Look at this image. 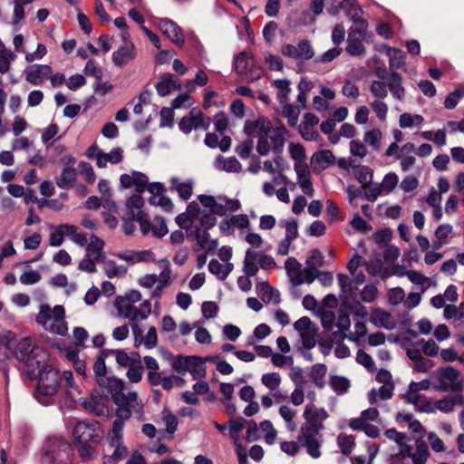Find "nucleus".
Wrapping results in <instances>:
<instances>
[{
    "mask_svg": "<svg viewBox=\"0 0 464 464\" xmlns=\"http://www.w3.org/2000/svg\"><path fill=\"white\" fill-rule=\"evenodd\" d=\"M142 299L141 293L138 290H130L124 295L115 298L114 305L120 317L127 319L132 328L140 321L146 320L151 314L150 300Z\"/></svg>",
    "mask_w": 464,
    "mask_h": 464,
    "instance_id": "f257e3e1",
    "label": "nucleus"
},
{
    "mask_svg": "<svg viewBox=\"0 0 464 464\" xmlns=\"http://www.w3.org/2000/svg\"><path fill=\"white\" fill-rule=\"evenodd\" d=\"M147 176H121V184L123 188L134 187V190L140 193L147 189L150 193L149 202L150 205L159 206L166 212H171L173 203L166 196L165 188L159 182L147 183V180L140 179Z\"/></svg>",
    "mask_w": 464,
    "mask_h": 464,
    "instance_id": "f03ea898",
    "label": "nucleus"
},
{
    "mask_svg": "<svg viewBox=\"0 0 464 464\" xmlns=\"http://www.w3.org/2000/svg\"><path fill=\"white\" fill-rule=\"evenodd\" d=\"M29 377L38 379V385L34 392L35 399L43 405L50 404L60 386L59 372L44 362L37 369V373Z\"/></svg>",
    "mask_w": 464,
    "mask_h": 464,
    "instance_id": "7ed1b4c3",
    "label": "nucleus"
},
{
    "mask_svg": "<svg viewBox=\"0 0 464 464\" xmlns=\"http://www.w3.org/2000/svg\"><path fill=\"white\" fill-rule=\"evenodd\" d=\"M11 352L18 361L24 362V372L28 376H34L37 373V369L45 361L46 357L42 348L34 346L33 339L30 337H24L17 341Z\"/></svg>",
    "mask_w": 464,
    "mask_h": 464,
    "instance_id": "20e7f679",
    "label": "nucleus"
},
{
    "mask_svg": "<svg viewBox=\"0 0 464 464\" xmlns=\"http://www.w3.org/2000/svg\"><path fill=\"white\" fill-rule=\"evenodd\" d=\"M65 310L62 305H55L52 308L47 304L39 306L36 316V323L50 333L64 336L68 333L67 323L64 320Z\"/></svg>",
    "mask_w": 464,
    "mask_h": 464,
    "instance_id": "39448f33",
    "label": "nucleus"
},
{
    "mask_svg": "<svg viewBox=\"0 0 464 464\" xmlns=\"http://www.w3.org/2000/svg\"><path fill=\"white\" fill-rule=\"evenodd\" d=\"M71 444L62 437H49L43 447L45 464H71Z\"/></svg>",
    "mask_w": 464,
    "mask_h": 464,
    "instance_id": "423d86ee",
    "label": "nucleus"
},
{
    "mask_svg": "<svg viewBox=\"0 0 464 464\" xmlns=\"http://www.w3.org/2000/svg\"><path fill=\"white\" fill-rule=\"evenodd\" d=\"M116 417L129 420L131 415L140 420H143L144 417V404L138 399V394L135 392H129L122 397L116 399Z\"/></svg>",
    "mask_w": 464,
    "mask_h": 464,
    "instance_id": "0eeeda50",
    "label": "nucleus"
},
{
    "mask_svg": "<svg viewBox=\"0 0 464 464\" xmlns=\"http://www.w3.org/2000/svg\"><path fill=\"white\" fill-rule=\"evenodd\" d=\"M198 200L206 210L212 212L218 216L223 217L229 213L236 212L241 208L238 199L229 198L223 195L208 196L200 195Z\"/></svg>",
    "mask_w": 464,
    "mask_h": 464,
    "instance_id": "6e6552de",
    "label": "nucleus"
},
{
    "mask_svg": "<svg viewBox=\"0 0 464 464\" xmlns=\"http://www.w3.org/2000/svg\"><path fill=\"white\" fill-rule=\"evenodd\" d=\"M274 127L271 121L264 116H259L254 121H246L244 125V131L247 136L257 137L256 151L266 152L267 134L271 133Z\"/></svg>",
    "mask_w": 464,
    "mask_h": 464,
    "instance_id": "1a4fd4ad",
    "label": "nucleus"
},
{
    "mask_svg": "<svg viewBox=\"0 0 464 464\" xmlns=\"http://www.w3.org/2000/svg\"><path fill=\"white\" fill-rule=\"evenodd\" d=\"M276 266L275 259L261 251L247 249L245 254L243 271L248 276L257 274L259 267L264 270H270Z\"/></svg>",
    "mask_w": 464,
    "mask_h": 464,
    "instance_id": "9d476101",
    "label": "nucleus"
},
{
    "mask_svg": "<svg viewBox=\"0 0 464 464\" xmlns=\"http://www.w3.org/2000/svg\"><path fill=\"white\" fill-rule=\"evenodd\" d=\"M439 392H459L463 388L460 372L452 366L438 369L437 384L434 386Z\"/></svg>",
    "mask_w": 464,
    "mask_h": 464,
    "instance_id": "9b49d317",
    "label": "nucleus"
},
{
    "mask_svg": "<svg viewBox=\"0 0 464 464\" xmlns=\"http://www.w3.org/2000/svg\"><path fill=\"white\" fill-rule=\"evenodd\" d=\"M102 430L96 420L78 421L72 430L75 443H98L102 437Z\"/></svg>",
    "mask_w": 464,
    "mask_h": 464,
    "instance_id": "f8f14e48",
    "label": "nucleus"
},
{
    "mask_svg": "<svg viewBox=\"0 0 464 464\" xmlns=\"http://www.w3.org/2000/svg\"><path fill=\"white\" fill-rule=\"evenodd\" d=\"M235 69L248 82L260 79L264 72L263 68L256 63L254 56L246 52H242L236 57Z\"/></svg>",
    "mask_w": 464,
    "mask_h": 464,
    "instance_id": "ddd939ff",
    "label": "nucleus"
},
{
    "mask_svg": "<svg viewBox=\"0 0 464 464\" xmlns=\"http://www.w3.org/2000/svg\"><path fill=\"white\" fill-rule=\"evenodd\" d=\"M294 328L299 333L303 346L308 350L314 347L318 329L311 319L303 316L294 324Z\"/></svg>",
    "mask_w": 464,
    "mask_h": 464,
    "instance_id": "4468645a",
    "label": "nucleus"
},
{
    "mask_svg": "<svg viewBox=\"0 0 464 464\" xmlns=\"http://www.w3.org/2000/svg\"><path fill=\"white\" fill-rule=\"evenodd\" d=\"M123 150L114 148L110 152H103L96 144L92 145L86 152L89 159L95 160L99 168H104L108 163L117 164L122 160Z\"/></svg>",
    "mask_w": 464,
    "mask_h": 464,
    "instance_id": "2eb2a0df",
    "label": "nucleus"
},
{
    "mask_svg": "<svg viewBox=\"0 0 464 464\" xmlns=\"http://www.w3.org/2000/svg\"><path fill=\"white\" fill-rule=\"evenodd\" d=\"M281 53L284 56L294 59L295 61H307L314 56V50L311 42L307 39H303L295 44H285L282 46Z\"/></svg>",
    "mask_w": 464,
    "mask_h": 464,
    "instance_id": "dca6fc26",
    "label": "nucleus"
},
{
    "mask_svg": "<svg viewBox=\"0 0 464 464\" xmlns=\"http://www.w3.org/2000/svg\"><path fill=\"white\" fill-rule=\"evenodd\" d=\"M288 136V130L285 128L284 124L279 123L277 126L272 129L270 134H267V151L266 153L262 151L257 153L260 156H267L270 152L283 153L285 144Z\"/></svg>",
    "mask_w": 464,
    "mask_h": 464,
    "instance_id": "f3484780",
    "label": "nucleus"
},
{
    "mask_svg": "<svg viewBox=\"0 0 464 464\" xmlns=\"http://www.w3.org/2000/svg\"><path fill=\"white\" fill-rule=\"evenodd\" d=\"M367 26H352L347 39L346 51L350 55L359 56L364 53L363 40Z\"/></svg>",
    "mask_w": 464,
    "mask_h": 464,
    "instance_id": "a211bd4d",
    "label": "nucleus"
},
{
    "mask_svg": "<svg viewBox=\"0 0 464 464\" xmlns=\"http://www.w3.org/2000/svg\"><path fill=\"white\" fill-rule=\"evenodd\" d=\"M319 431L316 429L302 428V434L298 437V442L304 447L309 456L318 459L321 456V440L318 436Z\"/></svg>",
    "mask_w": 464,
    "mask_h": 464,
    "instance_id": "6ab92c4d",
    "label": "nucleus"
},
{
    "mask_svg": "<svg viewBox=\"0 0 464 464\" xmlns=\"http://www.w3.org/2000/svg\"><path fill=\"white\" fill-rule=\"evenodd\" d=\"M139 224L141 233L146 236L152 233L157 237H163L169 232L166 221L160 217H156L152 221L148 218H144L141 214L139 217Z\"/></svg>",
    "mask_w": 464,
    "mask_h": 464,
    "instance_id": "aec40b11",
    "label": "nucleus"
},
{
    "mask_svg": "<svg viewBox=\"0 0 464 464\" xmlns=\"http://www.w3.org/2000/svg\"><path fill=\"white\" fill-rule=\"evenodd\" d=\"M419 384L411 383L404 396L405 401L412 404L418 411L430 414L432 411L430 399L424 397L418 387Z\"/></svg>",
    "mask_w": 464,
    "mask_h": 464,
    "instance_id": "412c9836",
    "label": "nucleus"
},
{
    "mask_svg": "<svg viewBox=\"0 0 464 464\" xmlns=\"http://www.w3.org/2000/svg\"><path fill=\"white\" fill-rule=\"evenodd\" d=\"M328 417L327 411L324 409H317L313 403L307 404L304 411L305 420L304 429H316L319 431L323 429L322 421Z\"/></svg>",
    "mask_w": 464,
    "mask_h": 464,
    "instance_id": "4be33fe9",
    "label": "nucleus"
},
{
    "mask_svg": "<svg viewBox=\"0 0 464 464\" xmlns=\"http://www.w3.org/2000/svg\"><path fill=\"white\" fill-rule=\"evenodd\" d=\"M25 80L34 86L42 85L52 76V67L48 64H33L24 69Z\"/></svg>",
    "mask_w": 464,
    "mask_h": 464,
    "instance_id": "5701e85b",
    "label": "nucleus"
},
{
    "mask_svg": "<svg viewBox=\"0 0 464 464\" xmlns=\"http://www.w3.org/2000/svg\"><path fill=\"white\" fill-rule=\"evenodd\" d=\"M138 55V51L133 43L121 44L112 53L111 61L115 66L122 67L133 62Z\"/></svg>",
    "mask_w": 464,
    "mask_h": 464,
    "instance_id": "b1692460",
    "label": "nucleus"
},
{
    "mask_svg": "<svg viewBox=\"0 0 464 464\" xmlns=\"http://www.w3.org/2000/svg\"><path fill=\"white\" fill-rule=\"evenodd\" d=\"M288 152L294 161L295 174H309L304 147L300 143L291 142L288 145Z\"/></svg>",
    "mask_w": 464,
    "mask_h": 464,
    "instance_id": "393cba45",
    "label": "nucleus"
},
{
    "mask_svg": "<svg viewBox=\"0 0 464 464\" xmlns=\"http://www.w3.org/2000/svg\"><path fill=\"white\" fill-rule=\"evenodd\" d=\"M250 225L247 215L238 214L233 215L228 218H224L220 221L218 227L220 232L225 236H231L234 234L235 229H244Z\"/></svg>",
    "mask_w": 464,
    "mask_h": 464,
    "instance_id": "a878e982",
    "label": "nucleus"
},
{
    "mask_svg": "<svg viewBox=\"0 0 464 464\" xmlns=\"http://www.w3.org/2000/svg\"><path fill=\"white\" fill-rule=\"evenodd\" d=\"M160 30L165 34L172 43L181 45L184 44V35L182 29L177 23L169 18H160L157 23Z\"/></svg>",
    "mask_w": 464,
    "mask_h": 464,
    "instance_id": "bb28decb",
    "label": "nucleus"
},
{
    "mask_svg": "<svg viewBox=\"0 0 464 464\" xmlns=\"http://www.w3.org/2000/svg\"><path fill=\"white\" fill-rule=\"evenodd\" d=\"M131 331L134 336V345L136 347L143 344L146 349L150 350L157 346L158 334L154 326H150L145 335L142 334L140 324L133 325Z\"/></svg>",
    "mask_w": 464,
    "mask_h": 464,
    "instance_id": "cd10ccee",
    "label": "nucleus"
},
{
    "mask_svg": "<svg viewBox=\"0 0 464 464\" xmlns=\"http://www.w3.org/2000/svg\"><path fill=\"white\" fill-rule=\"evenodd\" d=\"M340 7L353 22V26H367L366 21L362 17V9L357 0H343L340 2Z\"/></svg>",
    "mask_w": 464,
    "mask_h": 464,
    "instance_id": "c85d7f7f",
    "label": "nucleus"
},
{
    "mask_svg": "<svg viewBox=\"0 0 464 464\" xmlns=\"http://www.w3.org/2000/svg\"><path fill=\"white\" fill-rule=\"evenodd\" d=\"M430 404L432 408L431 413H435L437 411L443 413H450L456 406L463 405L464 401L461 395H449L441 400L432 401L430 399Z\"/></svg>",
    "mask_w": 464,
    "mask_h": 464,
    "instance_id": "c756f323",
    "label": "nucleus"
},
{
    "mask_svg": "<svg viewBox=\"0 0 464 464\" xmlns=\"http://www.w3.org/2000/svg\"><path fill=\"white\" fill-rule=\"evenodd\" d=\"M335 161V157L329 150H318L310 159V165L314 171H323Z\"/></svg>",
    "mask_w": 464,
    "mask_h": 464,
    "instance_id": "7c9ffc66",
    "label": "nucleus"
},
{
    "mask_svg": "<svg viewBox=\"0 0 464 464\" xmlns=\"http://www.w3.org/2000/svg\"><path fill=\"white\" fill-rule=\"evenodd\" d=\"M358 182L362 185L364 189L366 198L370 200H375L381 194L383 193V189L381 182L372 181L373 176H355Z\"/></svg>",
    "mask_w": 464,
    "mask_h": 464,
    "instance_id": "2f4dec72",
    "label": "nucleus"
},
{
    "mask_svg": "<svg viewBox=\"0 0 464 464\" xmlns=\"http://www.w3.org/2000/svg\"><path fill=\"white\" fill-rule=\"evenodd\" d=\"M386 85L391 92L392 96L402 101L405 97V88L402 83V77L397 72H391L386 79Z\"/></svg>",
    "mask_w": 464,
    "mask_h": 464,
    "instance_id": "473e14b6",
    "label": "nucleus"
},
{
    "mask_svg": "<svg viewBox=\"0 0 464 464\" xmlns=\"http://www.w3.org/2000/svg\"><path fill=\"white\" fill-rule=\"evenodd\" d=\"M396 421L398 423H407L409 430L416 440H420L423 437L424 428L411 413H398L396 416Z\"/></svg>",
    "mask_w": 464,
    "mask_h": 464,
    "instance_id": "72a5a7b5",
    "label": "nucleus"
},
{
    "mask_svg": "<svg viewBox=\"0 0 464 464\" xmlns=\"http://www.w3.org/2000/svg\"><path fill=\"white\" fill-rule=\"evenodd\" d=\"M157 93L165 97L169 95L173 90H180V82L175 79L172 73H164L160 77V81L156 84Z\"/></svg>",
    "mask_w": 464,
    "mask_h": 464,
    "instance_id": "f704fd0d",
    "label": "nucleus"
},
{
    "mask_svg": "<svg viewBox=\"0 0 464 464\" xmlns=\"http://www.w3.org/2000/svg\"><path fill=\"white\" fill-rule=\"evenodd\" d=\"M370 323L376 327L392 330L394 327L391 313L384 311L381 308L373 309L370 314Z\"/></svg>",
    "mask_w": 464,
    "mask_h": 464,
    "instance_id": "c9c22d12",
    "label": "nucleus"
},
{
    "mask_svg": "<svg viewBox=\"0 0 464 464\" xmlns=\"http://www.w3.org/2000/svg\"><path fill=\"white\" fill-rule=\"evenodd\" d=\"M99 387L107 391L111 395L114 403L118 397H122L125 394L122 392L124 382L115 376H109L104 380V383L102 385H99Z\"/></svg>",
    "mask_w": 464,
    "mask_h": 464,
    "instance_id": "e433bc0d",
    "label": "nucleus"
},
{
    "mask_svg": "<svg viewBox=\"0 0 464 464\" xmlns=\"http://www.w3.org/2000/svg\"><path fill=\"white\" fill-rule=\"evenodd\" d=\"M144 205V200L142 197L139 194L132 195L126 203V214L131 219H136V221L139 223V217L142 214L144 218H146L148 215L141 209Z\"/></svg>",
    "mask_w": 464,
    "mask_h": 464,
    "instance_id": "4c0bfd02",
    "label": "nucleus"
},
{
    "mask_svg": "<svg viewBox=\"0 0 464 464\" xmlns=\"http://www.w3.org/2000/svg\"><path fill=\"white\" fill-rule=\"evenodd\" d=\"M215 215L216 214H213L210 211L209 213H205L203 211L198 219L202 227V228H199L197 233V240L200 245L204 244L205 238L208 235L207 230L214 227L217 223Z\"/></svg>",
    "mask_w": 464,
    "mask_h": 464,
    "instance_id": "58836bf2",
    "label": "nucleus"
},
{
    "mask_svg": "<svg viewBox=\"0 0 464 464\" xmlns=\"http://www.w3.org/2000/svg\"><path fill=\"white\" fill-rule=\"evenodd\" d=\"M384 435L388 440L394 441L398 445L399 450L405 451L406 455L410 454L411 445L408 444L410 438L405 433L391 428L385 430Z\"/></svg>",
    "mask_w": 464,
    "mask_h": 464,
    "instance_id": "ea45409f",
    "label": "nucleus"
},
{
    "mask_svg": "<svg viewBox=\"0 0 464 464\" xmlns=\"http://www.w3.org/2000/svg\"><path fill=\"white\" fill-rule=\"evenodd\" d=\"M256 291L258 295L263 299L264 302L279 304L280 303V293L278 290L274 289L266 282L258 283L256 285Z\"/></svg>",
    "mask_w": 464,
    "mask_h": 464,
    "instance_id": "a19ab883",
    "label": "nucleus"
},
{
    "mask_svg": "<svg viewBox=\"0 0 464 464\" xmlns=\"http://www.w3.org/2000/svg\"><path fill=\"white\" fill-rule=\"evenodd\" d=\"M216 167L218 170L238 173L242 169L241 163L236 157L224 158L219 156L216 160Z\"/></svg>",
    "mask_w": 464,
    "mask_h": 464,
    "instance_id": "79ce46f5",
    "label": "nucleus"
},
{
    "mask_svg": "<svg viewBox=\"0 0 464 464\" xmlns=\"http://www.w3.org/2000/svg\"><path fill=\"white\" fill-rule=\"evenodd\" d=\"M233 269V264L226 263L221 264L219 261L216 259L210 260L208 264V271L216 276L218 279L224 280L228 275L231 273Z\"/></svg>",
    "mask_w": 464,
    "mask_h": 464,
    "instance_id": "37998d69",
    "label": "nucleus"
},
{
    "mask_svg": "<svg viewBox=\"0 0 464 464\" xmlns=\"http://www.w3.org/2000/svg\"><path fill=\"white\" fill-rule=\"evenodd\" d=\"M301 264L295 257H288L285 260V267L286 274L294 285H297L298 280L300 278L301 272Z\"/></svg>",
    "mask_w": 464,
    "mask_h": 464,
    "instance_id": "c03bdc74",
    "label": "nucleus"
},
{
    "mask_svg": "<svg viewBox=\"0 0 464 464\" xmlns=\"http://www.w3.org/2000/svg\"><path fill=\"white\" fill-rule=\"evenodd\" d=\"M336 326L338 331H335L332 334V339L338 341L347 338L348 335H346L345 333L350 329L351 326V320L349 315L347 314H340L336 321Z\"/></svg>",
    "mask_w": 464,
    "mask_h": 464,
    "instance_id": "a18cd8bd",
    "label": "nucleus"
},
{
    "mask_svg": "<svg viewBox=\"0 0 464 464\" xmlns=\"http://www.w3.org/2000/svg\"><path fill=\"white\" fill-rule=\"evenodd\" d=\"M110 446L114 448V450L111 455L103 458V464H117L128 455V449L123 445L122 441L110 444Z\"/></svg>",
    "mask_w": 464,
    "mask_h": 464,
    "instance_id": "49530a36",
    "label": "nucleus"
},
{
    "mask_svg": "<svg viewBox=\"0 0 464 464\" xmlns=\"http://www.w3.org/2000/svg\"><path fill=\"white\" fill-rule=\"evenodd\" d=\"M103 262V270L106 276L110 278L121 277L127 273V268L124 266L117 265L113 260L102 258Z\"/></svg>",
    "mask_w": 464,
    "mask_h": 464,
    "instance_id": "de8ad7c7",
    "label": "nucleus"
},
{
    "mask_svg": "<svg viewBox=\"0 0 464 464\" xmlns=\"http://www.w3.org/2000/svg\"><path fill=\"white\" fill-rule=\"evenodd\" d=\"M408 279L414 285L420 287L421 293L426 292L431 285V279L416 270L405 272Z\"/></svg>",
    "mask_w": 464,
    "mask_h": 464,
    "instance_id": "09e8293b",
    "label": "nucleus"
},
{
    "mask_svg": "<svg viewBox=\"0 0 464 464\" xmlns=\"http://www.w3.org/2000/svg\"><path fill=\"white\" fill-rule=\"evenodd\" d=\"M127 419H121L120 417H116L112 423L111 430L108 433V441L109 444H115L119 441H122L123 437V427Z\"/></svg>",
    "mask_w": 464,
    "mask_h": 464,
    "instance_id": "8fccbe9b",
    "label": "nucleus"
},
{
    "mask_svg": "<svg viewBox=\"0 0 464 464\" xmlns=\"http://www.w3.org/2000/svg\"><path fill=\"white\" fill-rule=\"evenodd\" d=\"M408 458L412 459L413 464H426L429 457L428 447L425 443H417L416 450L413 451V447L410 446V454Z\"/></svg>",
    "mask_w": 464,
    "mask_h": 464,
    "instance_id": "3c124183",
    "label": "nucleus"
},
{
    "mask_svg": "<svg viewBox=\"0 0 464 464\" xmlns=\"http://www.w3.org/2000/svg\"><path fill=\"white\" fill-rule=\"evenodd\" d=\"M386 54L389 57L390 69H400L405 63L404 53L397 48L388 47Z\"/></svg>",
    "mask_w": 464,
    "mask_h": 464,
    "instance_id": "603ef678",
    "label": "nucleus"
},
{
    "mask_svg": "<svg viewBox=\"0 0 464 464\" xmlns=\"http://www.w3.org/2000/svg\"><path fill=\"white\" fill-rule=\"evenodd\" d=\"M172 186L177 190L179 196L182 199H188L192 195L193 181L188 179L184 182L180 181L179 178H173L171 180Z\"/></svg>",
    "mask_w": 464,
    "mask_h": 464,
    "instance_id": "864d4df0",
    "label": "nucleus"
},
{
    "mask_svg": "<svg viewBox=\"0 0 464 464\" xmlns=\"http://www.w3.org/2000/svg\"><path fill=\"white\" fill-rule=\"evenodd\" d=\"M190 118L193 122V125H195V130H207L211 123V119L208 116H206L203 114L200 110L197 108H193L189 111Z\"/></svg>",
    "mask_w": 464,
    "mask_h": 464,
    "instance_id": "5fc2aeb1",
    "label": "nucleus"
},
{
    "mask_svg": "<svg viewBox=\"0 0 464 464\" xmlns=\"http://www.w3.org/2000/svg\"><path fill=\"white\" fill-rule=\"evenodd\" d=\"M424 119L420 114H411L404 112L400 115L399 125L402 129L411 128L413 126H420Z\"/></svg>",
    "mask_w": 464,
    "mask_h": 464,
    "instance_id": "6e6d98bb",
    "label": "nucleus"
},
{
    "mask_svg": "<svg viewBox=\"0 0 464 464\" xmlns=\"http://www.w3.org/2000/svg\"><path fill=\"white\" fill-rule=\"evenodd\" d=\"M273 85L278 90L277 100L280 103L288 102V95L291 92L290 82L287 79L276 80Z\"/></svg>",
    "mask_w": 464,
    "mask_h": 464,
    "instance_id": "4d7b16f0",
    "label": "nucleus"
},
{
    "mask_svg": "<svg viewBox=\"0 0 464 464\" xmlns=\"http://www.w3.org/2000/svg\"><path fill=\"white\" fill-rule=\"evenodd\" d=\"M382 131L379 129H372L366 131L363 135V141L368 144L374 151L381 150Z\"/></svg>",
    "mask_w": 464,
    "mask_h": 464,
    "instance_id": "13d9d810",
    "label": "nucleus"
},
{
    "mask_svg": "<svg viewBox=\"0 0 464 464\" xmlns=\"http://www.w3.org/2000/svg\"><path fill=\"white\" fill-rule=\"evenodd\" d=\"M326 372L327 368L323 363L314 364L311 368L310 378L317 387L323 388L324 386V378L326 375Z\"/></svg>",
    "mask_w": 464,
    "mask_h": 464,
    "instance_id": "bf43d9fd",
    "label": "nucleus"
},
{
    "mask_svg": "<svg viewBox=\"0 0 464 464\" xmlns=\"http://www.w3.org/2000/svg\"><path fill=\"white\" fill-rule=\"evenodd\" d=\"M245 420L243 419L234 420L231 419L227 422L228 427V436L233 440L234 443L237 441H241V432L244 429Z\"/></svg>",
    "mask_w": 464,
    "mask_h": 464,
    "instance_id": "052dcab7",
    "label": "nucleus"
},
{
    "mask_svg": "<svg viewBox=\"0 0 464 464\" xmlns=\"http://www.w3.org/2000/svg\"><path fill=\"white\" fill-rule=\"evenodd\" d=\"M93 372L95 375L97 384L102 385L104 383V380H106L109 377V375L107 374V367L103 356H99L96 359L93 365Z\"/></svg>",
    "mask_w": 464,
    "mask_h": 464,
    "instance_id": "680f3d73",
    "label": "nucleus"
},
{
    "mask_svg": "<svg viewBox=\"0 0 464 464\" xmlns=\"http://www.w3.org/2000/svg\"><path fill=\"white\" fill-rule=\"evenodd\" d=\"M318 269L315 265L312 264L311 261H306V266L301 272V276L298 280L297 285L302 284H312L316 279Z\"/></svg>",
    "mask_w": 464,
    "mask_h": 464,
    "instance_id": "e2e57ef3",
    "label": "nucleus"
},
{
    "mask_svg": "<svg viewBox=\"0 0 464 464\" xmlns=\"http://www.w3.org/2000/svg\"><path fill=\"white\" fill-rule=\"evenodd\" d=\"M195 360H197L195 358V355H192V356L179 355V356L176 357L175 360L173 361L172 368L178 373L184 374L187 372H188L191 362L195 361Z\"/></svg>",
    "mask_w": 464,
    "mask_h": 464,
    "instance_id": "0e129e2a",
    "label": "nucleus"
},
{
    "mask_svg": "<svg viewBox=\"0 0 464 464\" xmlns=\"http://www.w3.org/2000/svg\"><path fill=\"white\" fill-rule=\"evenodd\" d=\"M103 246V240L97 236L92 235L90 238V243L87 245L86 250L95 256V260H101L102 258H104V256L102 254Z\"/></svg>",
    "mask_w": 464,
    "mask_h": 464,
    "instance_id": "69168bd1",
    "label": "nucleus"
},
{
    "mask_svg": "<svg viewBox=\"0 0 464 464\" xmlns=\"http://www.w3.org/2000/svg\"><path fill=\"white\" fill-rule=\"evenodd\" d=\"M282 104V114L287 119L290 126H295L298 121L300 109L294 107L288 102Z\"/></svg>",
    "mask_w": 464,
    "mask_h": 464,
    "instance_id": "338daca9",
    "label": "nucleus"
},
{
    "mask_svg": "<svg viewBox=\"0 0 464 464\" xmlns=\"http://www.w3.org/2000/svg\"><path fill=\"white\" fill-rule=\"evenodd\" d=\"M281 376L278 372H268L265 373L261 377V382L266 386L269 392L276 391L280 387Z\"/></svg>",
    "mask_w": 464,
    "mask_h": 464,
    "instance_id": "774afa93",
    "label": "nucleus"
}]
</instances>
